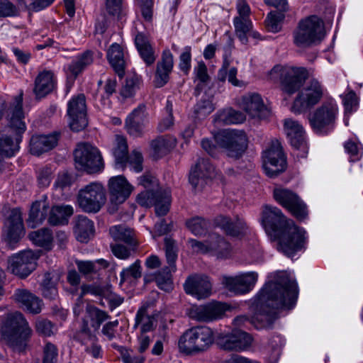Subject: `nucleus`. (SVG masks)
Segmentation results:
<instances>
[{
    "mask_svg": "<svg viewBox=\"0 0 363 363\" xmlns=\"http://www.w3.org/2000/svg\"><path fill=\"white\" fill-rule=\"evenodd\" d=\"M6 328L13 350L19 352L24 351L32 330L23 314L20 312L10 314L7 317Z\"/></svg>",
    "mask_w": 363,
    "mask_h": 363,
    "instance_id": "1a4fd4ad",
    "label": "nucleus"
},
{
    "mask_svg": "<svg viewBox=\"0 0 363 363\" xmlns=\"http://www.w3.org/2000/svg\"><path fill=\"white\" fill-rule=\"evenodd\" d=\"M49 211L50 205L45 197L33 202L29 211L28 218L26 220L28 227L35 228L41 225L47 218Z\"/></svg>",
    "mask_w": 363,
    "mask_h": 363,
    "instance_id": "c85d7f7f",
    "label": "nucleus"
},
{
    "mask_svg": "<svg viewBox=\"0 0 363 363\" xmlns=\"http://www.w3.org/2000/svg\"><path fill=\"white\" fill-rule=\"evenodd\" d=\"M194 74L196 79L199 81V83L196 86V91L198 93L203 89V86L206 85L210 79L207 72V67L205 63L202 61L199 62L197 66L194 68Z\"/></svg>",
    "mask_w": 363,
    "mask_h": 363,
    "instance_id": "603ef678",
    "label": "nucleus"
},
{
    "mask_svg": "<svg viewBox=\"0 0 363 363\" xmlns=\"http://www.w3.org/2000/svg\"><path fill=\"white\" fill-rule=\"evenodd\" d=\"M262 221L267 233L278 240L277 249L288 257H293L304 247L306 231L287 219L277 207L265 206Z\"/></svg>",
    "mask_w": 363,
    "mask_h": 363,
    "instance_id": "f03ea898",
    "label": "nucleus"
},
{
    "mask_svg": "<svg viewBox=\"0 0 363 363\" xmlns=\"http://www.w3.org/2000/svg\"><path fill=\"white\" fill-rule=\"evenodd\" d=\"M116 164L123 167L128 160V148L126 138L121 135H116L115 146L113 150Z\"/></svg>",
    "mask_w": 363,
    "mask_h": 363,
    "instance_id": "79ce46f5",
    "label": "nucleus"
},
{
    "mask_svg": "<svg viewBox=\"0 0 363 363\" xmlns=\"http://www.w3.org/2000/svg\"><path fill=\"white\" fill-rule=\"evenodd\" d=\"M188 243L190 245L192 250L196 253L206 254L210 253L208 246V238L204 241H199L195 239H189Z\"/></svg>",
    "mask_w": 363,
    "mask_h": 363,
    "instance_id": "69168bd1",
    "label": "nucleus"
},
{
    "mask_svg": "<svg viewBox=\"0 0 363 363\" xmlns=\"http://www.w3.org/2000/svg\"><path fill=\"white\" fill-rule=\"evenodd\" d=\"M29 239L36 245L50 249L52 244L53 236L52 231L48 228L32 231L28 234Z\"/></svg>",
    "mask_w": 363,
    "mask_h": 363,
    "instance_id": "37998d69",
    "label": "nucleus"
},
{
    "mask_svg": "<svg viewBox=\"0 0 363 363\" xmlns=\"http://www.w3.org/2000/svg\"><path fill=\"white\" fill-rule=\"evenodd\" d=\"M274 199L286 208L294 217L302 220L307 218L308 210L299 196L288 189L275 188L273 191Z\"/></svg>",
    "mask_w": 363,
    "mask_h": 363,
    "instance_id": "4468645a",
    "label": "nucleus"
},
{
    "mask_svg": "<svg viewBox=\"0 0 363 363\" xmlns=\"http://www.w3.org/2000/svg\"><path fill=\"white\" fill-rule=\"evenodd\" d=\"M18 13V9L10 1H0V17H14L17 16Z\"/></svg>",
    "mask_w": 363,
    "mask_h": 363,
    "instance_id": "13d9d810",
    "label": "nucleus"
},
{
    "mask_svg": "<svg viewBox=\"0 0 363 363\" xmlns=\"http://www.w3.org/2000/svg\"><path fill=\"white\" fill-rule=\"evenodd\" d=\"M86 313L91 320L96 321L98 326L108 318V314L105 311L91 306L86 307Z\"/></svg>",
    "mask_w": 363,
    "mask_h": 363,
    "instance_id": "052dcab7",
    "label": "nucleus"
},
{
    "mask_svg": "<svg viewBox=\"0 0 363 363\" xmlns=\"http://www.w3.org/2000/svg\"><path fill=\"white\" fill-rule=\"evenodd\" d=\"M153 0H140V9L143 18L147 22H151L153 17Z\"/></svg>",
    "mask_w": 363,
    "mask_h": 363,
    "instance_id": "bf43d9fd",
    "label": "nucleus"
},
{
    "mask_svg": "<svg viewBox=\"0 0 363 363\" xmlns=\"http://www.w3.org/2000/svg\"><path fill=\"white\" fill-rule=\"evenodd\" d=\"M4 114L7 125L15 135L13 138L11 135L0 138V172L5 169V158L13 156L19 150L22 134L26 130V125L23 121L22 91L13 98V101L6 109Z\"/></svg>",
    "mask_w": 363,
    "mask_h": 363,
    "instance_id": "7ed1b4c3",
    "label": "nucleus"
},
{
    "mask_svg": "<svg viewBox=\"0 0 363 363\" xmlns=\"http://www.w3.org/2000/svg\"><path fill=\"white\" fill-rule=\"evenodd\" d=\"M186 225L194 235L201 236L207 232L210 222L202 217L196 216L187 220Z\"/></svg>",
    "mask_w": 363,
    "mask_h": 363,
    "instance_id": "a18cd8bd",
    "label": "nucleus"
},
{
    "mask_svg": "<svg viewBox=\"0 0 363 363\" xmlns=\"http://www.w3.org/2000/svg\"><path fill=\"white\" fill-rule=\"evenodd\" d=\"M257 277L256 272H251L235 277H224L222 283L230 291L236 294H245L255 286Z\"/></svg>",
    "mask_w": 363,
    "mask_h": 363,
    "instance_id": "5701e85b",
    "label": "nucleus"
},
{
    "mask_svg": "<svg viewBox=\"0 0 363 363\" xmlns=\"http://www.w3.org/2000/svg\"><path fill=\"white\" fill-rule=\"evenodd\" d=\"M13 297L16 302L30 313L38 314L42 311V300L27 289H17Z\"/></svg>",
    "mask_w": 363,
    "mask_h": 363,
    "instance_id": "bb28decb",
    "label": "nucleus"
},
{
    "mask_svg": "<svg viewBox=\"0 0 363 363\" xmlns=\"http://www.w3.org/2000/svg\"><path fill=\"white\" fill-rule=\"evenodd\" d=\"M53 325L46 319H38L35 323L36 331L44 336H50L53 334Z\"/></svg>",
    "mask_w": 363,
    "mask_h": 363,
    "instance_id": "680f3d73",
    "label": "nucleus"
},
{
    "mask_svg": "<svg viewBox=\"0 0 363 363\" xmlns=\"http://www.w3.org/2000/svg\"><path fill=\"white\" fill-rule=\"evenodd\" d=\"M298 297L297 284L285 272H278L255 298L256 312L250 323L257 329L271 328L277 318V309H291Z\"/></svg>",
    "mask_w": 363,
    "mask_h": 363,
    "instance_id": "f257e3e1",
    "label": "nucleus"
},
{
    "mask_svg": "<svg viewBox=\"0 0 363 363\" xmlns=\"http://www.w3.org/2000/svg\"><path fill=\"white\" fill-rule=\"evenodd\" d=\"M74 232L78 241L88 242L94 233L93 221L84 216H79L75 221Z\"/></svg>",
    "mask_w": 363,
    "mask_h": 363,
    "instance_id": "c9c22d12",
    "label": "nucleus"
},
{
    "mask_svg": "<svg viewBox=\"0 0 363 363\" xmlns=\"http://www.w3.org/2000/svg\"><path fill=\"white\" fill-rule=\"evenodd\" d=\"M208 238L210 253L220 259L228 258L230 255L231 246L223 237L216 233H211Z\"/></svg>",
    "mask_w": 363,
    "mask_h": 363,
    "instance_id": "72a5a7b5",
    "label": "nucleus"
},
{
    "mask_svg": "<svg viewBox=\"0 0 363 363\" xmlns=\"http://www.w3.org/2000/svg\"><path fill=\"white\" fill-rule=\"evenodd\" d=\"M233 23L235 33L240 40L245 44L247 42V33L252 28V22L250 18H243L242 17H235Z\"/></svg>",
    "mask_w": 363,
    "mask_h": 363,
    "instance_id": "49530a36",
    "label": "nucleus"
},
{
    "mask_svg": "<svg viewBox=\"0 0 363 363\" xmlns=\"http://www.w3.org/2000/svg\"><path fill=\"white\" fill-rule=\"evenodd\" d=\"M184 288L186 294L201 299L211 294L212 284L208 277L194 274L186 279Z\"/></svg>",
    "mask_w": 363,
    "mask_h": 363,
    "instance_id": "4be33fe9",
    "label": "nucleus"
},
{
    "mask_svg": "<svg viewBox=\"0 0 363 363\" xmlns=\"http://www.w3.org/2000/svg\"><path fill=\"white\" fill-rule=\"evenodd\" d=\"M74 156L76 167L88 174L98 173L104 167L101 152L89 143L78 144Z\"/></svg>",
    "mask_w": 363,
    "mask_h": 363,
    "instance_id": "9b49d317",
    "label": "nucleus"
},
{
    "mask_svg": "<svg viewBox=\"0 0 363 363\" xmlns=\"http://www.w3.org/2000/svg\"><path fill=\"white\" fill-rule=\"evenodd\" d=\"M227 308L225 303L217 301L193 306L190 309L189 316L200 322H210L221 318Z\"/></svg>",
    "mask_w": 363,
    "mask_h": 363,
    "instance_id": "412c9836",
    "label": "nucleus"
},
{
    "mask_svg": "<svg viewBox=\"0 0 363 363\" xmlns=\"http://www.w3.org/2000/svg\"><path fill=\"white\" fill-rule=\"evenodd\" d=\"M215 109L212 101L208 98L201 99L194 107L196 118H203L209 115Z\"/></svg>",
    "mask_w": 363,
    "mask_h": 363,
    "instance_id": "09e8293b",
    "label": "nucleus"
},
{
    "mask_svg": "<svg viewBox=\"0 0 363 363\" xmlns=\"http://www.w3.org/2000/svg\"><path fill=\"white\" fill-rule=\"evenodd\" d=\"M134 187L123 176L112 177L108 182L110 206L108 211L114 213L119 205L123 203L133 192Z\"/></svg>",
    "mask_w": 363,
    "mask_h": 363,
    "instance_id": "2eb2a0df",
    "label": "nucleus"
},
{
    "mask_svg": "<svg viewBox=\"0 0 363 363\" xmlns=\"http://www.w3.org/2000/svg\"><path fill=\"white\" fill-rule=\"evenodd\" d=\"M308 76L303 67L274 66L269 73V78L276 82L279 81L281 90L291 95L303 85Z\"/></svg>",
    "mask_w": 363,
    "mask_h": 363,
    "instance_id": "6e6552de",
    "label": "nucleus"
},
{
    "mask_svg": "<svg viewBox=\"0 0 363 363\" xmlns=\"http://www.w3.org/2000/svg\"><path fill=\"white\" fill-rule=\"evenodd\" d=\"M107 60L119 77L125 73V60L123 49L117 43L112 44L107 50Z\"/></svg>",
    "mask_w": 363,
    "mask_h": 363,
    "instance_id": "473e14b6",
    "label": "nucleus"
},
{
    "mask_svg": "<svg viewBox=\"0 0 363 363\" xmlns=\"http://www.w3.org/2000/svg\"><path fill=\"white\" fill-rule=\"evenodd\" d=\"M174 66V58L169 49L164 50L161 59L157 62L155 86L157 88L164 86L169 79V74Z\"/></svg>",
    "mask_w": 363,
    "mask_h": 363,
    "instance_id": "a878e982",
    "label": "nucleus"
},
{
    "mask_svg": "<svg viewBox=\"0 0 363 363\" xmlns=\"http://www.w3.org/2000/svg\"><path fill=\"white\" fill-rule=\"evenodd\" d=\"M149 114L146 111V106L141 104L138 106V136L140 135L144 129L149 125Z\"/></svg>",
    "mask_w": 363,
    "mask_h": 363,
    "instance_id": "4d7b16f0",
    "label": "nucleus"
},
{
    "mask_svg": "<svg viewBox=\"0 0 363 363\" xmlns=\"http://www.w3.org/2000/svg\"><path fill=\"white\" fill-rule=\"evenodd\" d=\"M138 186L144 189L138 194V203L145 207L155 206L157 216H164L169 211L172 196L169 189H161L157 177L150 172L140 177Z\"/></svg>",
    "mask_w": 363,
    "mask_h": 363,
    "instance_id": "20e7f679",
    "label": "nucleus"
},
{
    "mask_svg": "<svg viewBox=\"0 0 363 363\" xmlns=\"http://www.w3.org/2000/svg\"><path fill=\"white\" fill-rule=\"evenodd\" d=\"M38 258V255L32 250L23 251L9 259V268L19 277H26L35 269Z\"/></svg>",
    "mask_w": 363,
    "mask_h": 363,
    "instance_id": "aec40b11",
    "label": "nucleus"
},
{
    "mask_svg": "<svg viewBox=\"0 0 363 363\" xmlns=\"http://www.w3.org/2000/svg\"><path fill=\"white\" fill-rule=\"evenodd\" d=\"M109 234L116 241H122L128 246H135V233L134 229L125 225H118L110 228Z\"/></svg>",
    "mask_w": 363,
    "mask_h": 363,
    "instance_id": "a19ab883",
    "label": "nucleus"
},
{
    "mask_svg": "<svg viewBox=\"0 0 363 363\" xmlns=\"http://www.w3.org/2000/svg\"><path fill=\"white\" fill-rule=\"evenodd\" d=\"M164 249L168 265L173 271H176L175 261L177 258V249L175 242L169 238H165Z\"/></svg>",
    "mask_w": 363,
    "mask_h": 363,
    "instance_id": "8fccbe9b",
    "label": "nucleus"
},
{
    "mask_svg": "<svg viewBox=\"0 0 363 363\" xmlns=\"http://www.w3.org/2000/svg\"><path fill=\"white\" fill-rule=\"evenodd\" d=\"M176 145V140L169 135H161L152 140L150 147L152 157L157 160L168 154Z\"/></svg>",
    "mask_w": 363,
    "mask_h": 363,
    "instance_id": "f704fd0d",
    "label": "nucleus"
},
{
    "mask_svg": "<svg viewBox=\"0 0 363 363\" xmlns=\"http://www.w3.org/2000/svg\"><path fill=\"white\" fill-rule=\"evenodd\" d=\"M215 175V168L207 159H199L195 167L189 174V182L194 189L201 188L206 183V179Z\"/></svg>",
    "mask_w": 363,
    "mask_h": 363,
    "instance_id": "393cba45",
    "label": "nucleus"
},
{
    "mask_svg": "<svg viewBox=\"0 0 363 363\" xmlns=\"http://www.w3.org/2000/svg\"><path fill=\"white\" fill-rule=\"evenodd\" d=\"M217 222L225 233L231 236H239L245 233L247 229L245 222L240 218H237L235 221H233L228 217L220 216Z\"/></svg>",
    "mask_w": 363,
    "mask_h": 363,
    "instance_id": "4c0bfd02",
    "label": "nucleus"
},
{
    "mask_svg": "<svg viewBox=\"0 0 363 363\" xmlns=\"http://www.w3.org/2000/svg\"><path fill=\"white\" fill-rule=\"evenodd\" d=\"M191 47L186 46L179 57V68L184 73L187 74L191 68Z\"/></svg>",
    "mask_w": 363,
    "mask_h": 363,
    "instance_id": "0e129e2a",
    "label": "nucleus"
},
{
    "mask_svg": "<svg viewBox=\"0 0 363 363\" xmlns=\"http://www.w3.org/2000/svg\"><path fill=\"white\" fill-rule=\"evenodd\" d=\"M58 350L55 345L46 342L43 350V363H57Z\"/></svg>",
    "mask_w": 363,
    "mask_h": 363,
    "instance_id": "864d4df0",
    "label": "nucleus"
},
{
    "mask_svg": "<svg viewBox=\"0 0 363 363\" xmlns=\"http://www.w3.org/2000/svg\"><path fill=\"white\" fill-rule=\"evenodd\" d=\"M213 333L206 326H197L186 330L178 342L179 351L186 355L206 352L213 343Z\"/></svg>",
    "mask_w": 363,
    "mask_h": 363,
    "instance_id": "39448f33",
    "label": "nucleus"
},
{
    "mask_svg": "<svg viewBox=\"0 0 363 363\" xmlns=\"http://www.w3.org/2000/svg\"><path fill=\"white\" fill-rule=\"evenodd\" d=\"M218 147L228 157L238 160L248 147V138L244 130L225 129L214 135Z\"/></svg>",
    "mask_w": 363,
    "mask_h": 363,
    "instance_id": "0eeeda50",
    "label": "nucleus"
},
{
    "mask_svg": "<svg viewBox=\"0 0 363 363\" xmlns=\"http://www.w3.org/2000/svg\"><path fill=\"white\" fill-rule=\"evenodd\" d=\"M9 225L7 230V237L11 242H16L23 236L24 229L21 213L18 209L12 211L9 219Z\"/></svg>",
    "mask_w": 363,
    "mask_h": 363,
    "instance_id": "e433bc0d",
    "label": "nucleus"
},
{
    "mask_svg": "<svg viewBox=\"0 0 363 363\" xmlns=\"http://www.w3.org/2000/svg\"><path fill=\"white\" fill-rule=\"evenodd\" d=\"M67 116L69 125L73 131L79 132L86 127L88 121L86 98L84 94H78L68 102Z\"/></svg>",
    "mask_w": 363,
    "mask_h": 363,
    "instance_id": "dca6fc26",
    "label": "nucleus"
},
{
    "mask_svg": "<svg viewBox=\"0 0 363 363\" xmlns=\"http://www.w3.org/2000/svg\"><path fill=\"white\" fill-rule=\"evenodd\" d=\"M77 201L82 211L96 213L106 203V190L101 184L91 182L79 190Z\"/></svg>",
    "mask_w": 363,
    "mask_h": 363,
    "instance_id": "9d476101",
    "label": "nucleus"
},
{
    "mask_svg": "<svg viewBox=\"0 0 363 363\" xmlns=\"http://www.w3.org/2000/svg\"><path fill=\"white\" fill-rule=\"evenodd\" d=\"M85 352L95 359L102 357V350L98 343L95 336H89L88 340L84 343Z\"/></svg>",
    "mask_w": 363,
    "mask_h": 363,
    "instance_id": "6e6d98bb",
    "label": "nucleus"
},
{
    "mask_svg": "<svg viewBox=\"0 0 363 363\" xmlns=\"http://www.w3.org/2000/svg\"><path fill=\"white\" fill-rule=\"evenodd\" d=\"M284 130L291 145L296 151L294 152L296 157H306L308 147L303 126L298 121L289 118L284 121Z\"/></svg>",
    "mask_w": 363,
    "mask_h": 363,
    "instance_id": "6ab92c4d",
    "label": "nucleus"
},
{
    "mask_svg": "<svg viewBox=\"0 0 363 363\" xmlns=\"http://www.w3.org/2000/svg\"><path fill=\"white\" fill-rule=\"evenodd\" d=\"M48 222L52 225H65L68 218L74 213L73 207L70 205H57L49 211Z\"/></svg>",
    "mask_w": 363,
    "mask_h": 363,
    "instance_id": "58836bf2",
    "label": "nucleus"
},
{
    "mask_svg": "<svg viewBox=\"0 0 363 363\" xmlns=\"http://www.w3.org/2000/svg\"><path fill=\"white\" fill-rule=\"evenodd\" d=\"M284 15L280 13L270 12L265 21L266 26L269 31L272 33H277L281 30V21Z\"/></svg>",
    "mask_w": 363,
    "mask_h": 363,
    "instance_id": "5fc2aeb1",
    "label": "nucleus"
},
{
    "mask_svg": "<svg viewBox=\"0 0 363 363\" xmlns=\"http://www.w3.org/2000/svg\"><path fill=\"white\" fill-rule=\"evenodd\" d=\"M58 136L57 133L48 135H33L30 141V153L40 155L52 150L57 144Z\"/></svg>",
    "mask_w": 363,
    "mask_h": 363,
    "instance_id": "7c9ffc66",
    "label": "nucleus"
},
{
    "mask_svg": "<svg viewBox=\"0 0 363 363\" xmlns=\"http://www.w3.org/2000/svg\"><path fill=\"white\" fill-rule=\"evenodd\" d=\"M76 264L79 272L84 275L98 274L94 261H77Z\"/></svg>",
    "mask_w": 363,
    "mask_h": 363,
    "instance_id": "774afa93",
    "label": "nucleus"
},
{
    "mask_svg": "<svg viewBox=\"0 0 363 363\" xmlns=\"http://www.w3.org/2000/svg\"><path fill=\"white\" fill-rule=\"evenodd\" d=\"M218 119L224 125L237 124L242 123L245 120V116L240 111L228 109L220 112Z\"/></svg>",
    "mask_w": 363,
    "mask_h": 363,
    "instance_id": "de8ad7c7",
    "label": "nucleus"
},
{
    "mask_svg": "<svg viewBox=\"0 0 363 363\" xmlns=\"http://www.w3.org/2000/svg\"><path fill=\"white\" fill-rule=\"evenodd\" d=\"M138 53L146 67H152L157 59L155 50L150 41L148 35L138 33Z\"/></svg>",
    "mask_w": 363,
    "mask_h": 363,
    "instance_id": "2f4dec72",
    "label": "nucleus"
},
{
    "mask_svg": "<svg viewBox=\"0 0 363 363\" xmlns=\"http://www.w3.org/2000/svg\"><path fill=\"white\" fill-rule=\"evenodd\" d=\"M93 62V55L91 51H86L79 56L68 66L67 79L74 82L82 70Z\"/></svg>",
    "mask_w": 363,
    "mask_h": 363,
    "instance_id": "ea45409f",
    "label": "nucleus"
},
{
    "mask_svg": "<svg viewBox=\"0 0 363 363\" xmlns=\"http://www.w3.org/2000/svg\"><path fill=\"white\" fill-rule=\"evenodd\" d=\"M155 304L154 301H151L143 305L138 311V325L143 320V317L147 314V322L143 323L141 328V333H144L150 331L153 328L152 318L147 313V309Z\"/></svg>",
    "mask_w": 363,
    "mask_h": 363,
    "instance_id": "3c124183",
    "label": "nucleus"
},
{
    "mask_svg": "<svg viewBox=\"0 0 363 363\" xmlns=\"http://www.w3.org/2000/svg\"><path fill=\"white\" fill-rule=\"evenodd\" d=\"M325 35L324 23L317 16H311L299 21L294 31V43L299 48H308L321 42Z\"/></svg>",
    "mask_w": 363,
    "mask_h": 363,
    "instance_id": "423d86ee",
    "label": "nucleus"
},
{
    "mask_svg": "<svg viewBox=\"0 0 363 363\" xmlns=\"http://www.w3.org/2000/svg\"><path fill=\"white\" fill-rule=\"evenodd\" d=\"M252 337L246 332L234 330L231 333L220 335L217 338V345L228 352H240L248 349L252 344Z\"/></svg>",
    "mask_w": 363,
    "mask_h": 363,
    "instance_id": "a211bd4d",
    "label": "nucleus"
},
{
    "mask_svg": "<svg viewBox=\"0 0 363 363\" xmlns=\"http://www.w3.org/2000/svg\"><path fill=\"white\" fill-rule=\"evenodd\" d=\"M263 167L270 177L277 176L286 167V159L278 140H273L262 153Z\"/></svg>",
    "mask_w": 363,
    "mask_h": 363,
    "instance_id": "f8f14e48",
    "label": "nucleus"
},
{
    "mask_svg": "<svg viewBox=\"0 0 363 363\" xmlns=\"http://www.w3.org/2000/svg\"><path fill=\"white\" fill-rule=\"evenodd\" d=\"M241 108L253 118H262L267 111L261 96L255 93H249L242 96Z\"/></svg>",
    "mask_w": 363,
    "mask_h": 363,
    "instance_id": "cd10ccee",
    "label": "nucleus"
},
{
    "mask_svg": "<svg viewBox=\"0 0 363 363\" xmlns=\"http://www.w3.org/2000/svg\"><path fill=\"white\" fill-rule=\"evenodd\" d=\"M323 94V87L315 79H312L298 93L291 107L293 112L301 113L312 108L321 99Z\"/></svg>",
    "mask_w": 363,
    "mask_h": 363,
    "instance_id": "ddd939ff",
    "label": "nucleus"
},
{
    "mask_svg": "<svg viewBox=\"0 0 363 363\" xmlns=\"http://www.w3.org/2000/svg\"><path fill=\"white\" fill-rule=\"evenodd\" d=\"M136 279V264H133L129 268L123 269L121 273L120 284L123 283L131 284Z\"/></svg>",
    "mask_w": 363,
    "mask_h": 363,
    "instance_id": "338daca9",
    "label": "nucleus"
},
{
    "mask_svg": "<svg viewBox=\"0 0 363 363\" xmlns=\"http://www.w3.org/2000/svg\"><path fill=\"white\" fill-rule=\"evenodd\" d=\"M170 266L164 267L155 274V281L157 286L166 292L171 291L173 288L172 272H174Z\"/></svg>",
    "mask_w": 363,
    "mask_h": 363,
    "instance_id": "c03bdc74",
    "label": "nucleus"
},
{
    "mask_svg": "<svg viewBox=\"0 0 363 363\" xmlns=\"http://www.w3.org/2000/svg\"><path fill=\"white\" fill-rule=\"evenodd\" d=\"M337 113V106L333 103H325L308 116L312 128L316 133H323L331 128Z\"/></svg>",
    "mask_w": 363,
    "mask_h": 363,
    "instance_id": "f3484780",
    "label": "nucleus"
},
{
    "mask_svg": "<svg viewBox=\"0 0 363 363\" xmlns=\"http://www.w3.org/2000/svg\"><path fill=\"white\" fill-rule=\"evenodd\" d=\"M81 289L82 295L90 294L104 298L108 301V306L111 310L119 306L123 302V298L113 293L111 286L108 284H84L82 286Z\"/></svg>",
    "mask_w": 363,
    "mask_h": 363,
    "instance_id": "b1692460",
    "label": "nucleus"
},
{
    "mask_svg": "<svg viewBox=\"0 0 363 363\" xmlns=\"http://www.w3.org/2000/svg\"><path fill=\"white\" fill-rule=\"evenodd\" d=\"M113 254L120 259H126L130 255V251L134 250L135 246L125 247L121 244H111Z\"/></svg>",
    "mask_w": 363,
    "mask_h": 363,
    "instance_id": "e2e57ef3",
    "label": "nucleus"
},
{
    "mask_svg": "<svg viewBox=\"0 0 363 363\" xmlns=\"http://www.w3.org/2000/svg\"><path fill=\"white\" fill-rule=\"evenodd\" d=\"M55 86L54 73L50 70L40 72L35 79L33 92L36 98L45 97L51 93Z\"/></svg>",
    "mask_w": 363,
    "mask_h": 363,
    "instance_id": "c756f323",
    "label": "nucleus"
}]
</instances>
